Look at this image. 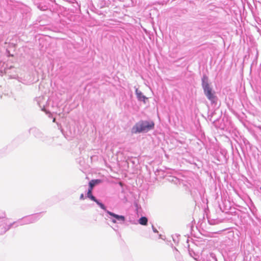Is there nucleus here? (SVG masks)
I'll return each instance as SVG.
<instances>
[{
  "mask_svg": "<svg viewBox=\"0 0 261 261\" xmlns=\"http://www.w3.org/2000/svg\"><path fill=\"white\" fill-rule=\"evenodd\" d=\"M107 213L110 216H112V217L115 218L116 219V220H117V221H118L120 223L124 222L125 220V218L124 216H123L117 215V214H116L114 213H112L110 211H107Z\"/></svg>",
  "mask_w": 261,
  "mask_h": 261,
  "instance_id": "6",
  "label": "nucleus"
},
{
  "mask_svg": "<svg viewBox=\"0 0 261 261\" xmlns=\"http://www.w3.org/2000/svg\"><path fill=\"white\" fill-rule=\"evenodd\" d=\"M87 197L90 198L91 200L95 201L97 199L96 198L92 195V191L91 190H88L87 194Z\"/></svg>",
  "mask_w": 261,
  "mask_h": 261,
  "instance_id": "11",
  "label": "nucleus"
},
{
  "mask_svg": "<svg viewBox=\"0 0 261 261\" xmlns=\"http://www.w3.org/2000/svg\"><path fill=\"white\" fill-rule=\"evenodd\" d=\"M152 230L154 232H155V233L158 232L157 229L155 227H154V226L153 225L152 226Z\"/></svg>",
  "mask_w": 261,
  "mask_h": 261,
  "instance_id": "14",
  "label": "nucleus"
},
{
  "mask_svg": "<svg viewBox=\"0 0 261 261\" xmlns=\"http://www.w3.org/2000/svg\"><path fill=\"white\" fill-rule=\"evenodd\" d=\"M100 180L96 179V180H92L89 182V188L88 190H91L92 191L93 188L97 184L99 183Z\"/></svg>",
  "mask_w": 261,
  "mask_h": 261,
  "instance_id": "8",
  "label": "nucleus"
},
{
  "mask_svg": "<svg viewBox=\"0 0 261 261\" xmlns=\"http://www.w3.org/2000/svg\"><path fill=\"white\" fill-rule=\"evenodd\" d=\"M95 202L101 208L105 210L107 212V211H108V210H107L106 207L105 206V205L103 204L97 200H96Z\"/></svg>",
  "mask_w": 261,
  "mask_h": 261,
  "instance_id": "12",
  "label": "nucleus"
},
{
  "mask_svg": "<svg viewBox=\"0 0 261 261\" xmlns=\"http://www.w3.org/2000/svg\"><path fill=\"white\" fill-rule=\"evenodd\" d=\"M7 222L8 219L5 217L0 218V234L6 232L11 227H13V225H11V223L7 225Z\"/></svg>",
  "mask_w": 261,
  "mask_h": 261,
  "instance_id": "4",
  "label": "nucleus"
},
{
  "mask_svg": "<svg viewBox=\"0 0 261 261\" xmlns=\"http://www.w3.org/2000/svg\"><path fill=\"white\" fill-rule=\"evenodd\" d=\"M154 123L152 121L140 120L132 128L133 134L145 133L154 128Z\"/></svg>",
  "mask_w": 261,
  "mask_h": 261,
  "instance_id": "1",
  "label": "nucleus"
},
{
  "mask_svg": "<svg viewBox=\"0 0 261 261\" xmlns=\"http://www.w3.org/2000/svg\"><path fill=\"white\" fill-rule=\"evenodd\" d=\"M108 218H109L110 219V220L114 223H117V220H116V219L112 216H108Z\"/></svg>",
  "mask_w": 261,
  "mask_h": 261,
  "instance_id": "13",
  "label": "nucleus"
},
{
  "mask_svg": "<svg viewBox=\"0 0 261 261\" xmlns=\"http://www.w3.org/2000/svg\"><path fill=\"white\" fill-rule=\"evenodd\" d=\"M53 122H55V118L54 119Z\"/></svg>",
  "mask_w": 261,
  "mask_h": 261,
  "instance_id": "17",
  "label": "nucleus"
},
{
  "mask_svg": "<svg viewBox=\"0 0 261 261\" xmlns=\"http://www.w3.org/2000/svg\"><path fill=\"white\" fill-rule=\"evenodd\" d=\"M148 219L145 217H142L139 220V223L143 225H146L147 224Z\"/></svg>",
  "mask_w": 261,
  "mask_h": 261,
  "instance_id": "9",
  "label": "nucleus"
},
{
  "mask_svg": "<svg viewBox=\"0 0 261 261\" xmlns=\"http://www.w3.org/2000/svg\"><path fill=\"white\" fill-rule=\"evenodd\" d=\"M136 90V94L137 95V97L138 100L143 101L145 102L146 99H147L146 97L144 96L143 93L138 90L136 87H135Z\"/></svg>",
  "mask_w": 261,
  "mask_h": 261,
  "instance_id": "7",
  "label": "nucleus"
},
{
  "mask_svg": "<svg viewBox=\"0 0 261 261\" xmlns=\"http://www.w3.org/2000/svg\"><path fill=\"white\" fill-rule=\"evenodd\" d=\"M84 199V195L83 194H81L80 195V199L83 200Z\"/></svg>",
  "mask_w": 261,
  "mask_h": 261,
  "instance_id": "15",
  "label": "nucleus"
},
{
  "mask_svg": "<svg viewBox=\"0 0 261 261\" xmlns=\"http://www.w3.org/2000/svg\"><path fill=\"white\" fill-rule=\"evenodd\" d=\"M202 86L204 93L206 97L212 102H214L216 100L215 92L208 84V79L207 76L203 75L202 78Z\"/></svg>",
  "mask_w": 261,
  "mask_h": 261,
  "instance_id": "2",
  "label": "nucleus"
},
{
  "mask_svg": "<svg viewBox=\"0 0 261 261\" xmlns=\"http://www.w3.org/2000/svg\"><path fill=\"white\" fill-rule=\"evenodd\" d=\"M40 217V214L30 215L29 216L24 217L22 219H19L13 223H11V225H13L14 227H16L22 225L31 224L37 221L38 219H39Z\"/></svg>",
  "mask_w": 261,
  "mask_h": 261,
  "instance_id": "3",
  "label": "nucleus"
},
{
  "mask_svg": "<svg viewBox=\"0 0 261 261\" xmlns=\"http://www.w3.org/2000/svg\"><path fill=\"white\" fill-rule=\"evenodd\" d=\"M257 127L261 130V126H258Z\"/></svg>",
  "mask_w": 261,
  "mask_h": 261,
  "instance_id": "16",
  "label": "nucleus"
},
{
  "mask_svg": "<svg viewBox=\"0 0 261 261\" xmlns=\"http://www.w3.org/2000/svg\"><path fill=\"white\" fill-rule=\"evenodd\" d=\"M47 99L43 96H39L36 98V101L37 102V105L42 110L45 108L47 103Z\"/></svg>",
  "mask_w": 261,
  "mask_h": 261,
  "instance_id": "5",
  "label": "nucleus"
},
{
  "mask_svg": "<svg viewBox=\"0 0 261 261\" xmlns=\"http://www.w3.org/2000/svg\"><path fill=\"white\" fill-rule=\"evenodd\" d=\"M30 132L35 134V136L37 138H39L40 136L41 135V133L39 131V130L37 129L36 128H31L30 129Z\"/></svg>",
  "mask_w": 261,
  "mask_h": 261,
  "instance_id": "10",
  "label": "nucleus"
}]
</instances>
